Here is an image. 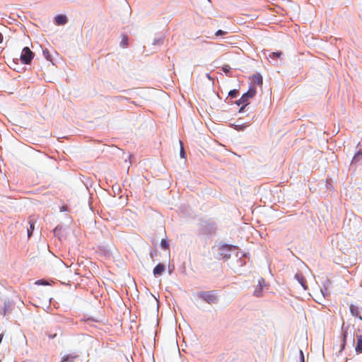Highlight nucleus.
Returning a JSON list of instances; mask_svg holds the SVG:
<instances>
[{"label": "nucleus", "mask_w": 362, "mask_h": 362, "mask_svg": "<svg viewBox=\"0 0 362 362\" xmlns=\"http://www.w3.org/2000/svg\"><path fill=\"white\" fill-rule=\"evenodd\" d=\"M197 296L209 304L217 303L218 300V296L214 291H199Z\"/></svg>", "instance_id": "f257e3e1"}, {"label": "nucleus", "mask_w": 362, "mask_h": 362, "mask_svg": "<svg viewBox=\"0 0 362 362\" xmlns=\"http://www.w3.org/2000/svg\"><path fill=\"white\" fill-rule=\"evenodd\" d=\"M34 57L33 52L30 49L29 47H25L23 49L21 55V60L25 64H29Z\"/></svg>", "instance_id": "f03ea898"}, {"label": "nucleus", "mask_w": 362, "mask_h": 362, "mask_svg": "<svg viewBox=\"0 0 362 362\" xmlns=\"http://www.w3.org/2000/svg\"><path fill=\"white\" fill-rule=\"evenodd\" d=\"M235 249V246L230 245H223L219 247V256L223 259H228L230 257V252Z\"/></svg>", "instance_id": "7ed1b4c3"}, {"label": "nucleus", "mask_w": 362, "mask_h": 362, "mask_svg": "<svg viewBox=\"0 0 362 362\" xmlns=\"http://www.w3.org/2000/svg\"><path fill=\"white\" fill-rule=\"evenodd\" d=\"M257 93L256 88L255 86L250 88L249 90L245 93L240 98V102L244 103L245 105H248L249 99L253 98Z\"/></svg>", "instance_id": "20e7f679"}, {"label": "nucleus", "mask_w": 362, "mask_h": 362, "mask_svg": "<svg viewBox=\"0 0 362 362\" xmlns=\"http://www.w3.org/2000/svg\"><path fill=\"white\" fill-rule=\"evenodd\" d=\"M264 286V280L262 278H260L258 280V285L255 288L254 291V296L256 297H259L262 295V291L263 288V286Z\"/></svg>", "instance_id": "39448f33"}, {"label": "nucleus", "mask_w": 362, "mask_h": 362, "mask_svg": "<svg viewBox=\"0 0 362 362\" xmlns=\"http://www.w3.org/2000/svg\"><path fill=\"white\" fill-rule=\"evenodd\" d=\"M12 303L9 300H5L4 303V309L3 311L0 310V315L2 314L4 316H6L7 313H10L12 309Z\"/></svg>", "instance_id": "423d86ee"}, {"label": "nucleus", "mask_w": 362, "mask_h": 362, "mask_svg": "<svg viewBox=\"0 0 362 362\" xmlns=\"http://www.w3.org/2000/svg\"><path fill=\"white\" fill-rule=\"evenodd\" d=\"M362 163V153L361 150L356 152L352 158L351 164L358 165Z\"/></svg>", "instance_id": "0eeeda50"}, {"label": "nucleus", "mask_w": 362, "mask_h": 362, "mask_svg": "<svg viewBox=\"0 0 362 362\" xmlns=\"http://www.w3.org/2000/svg\"><path fill=\"white\" fill-rule=\"evenodd\" d=\"M55 23L58 25H63L67 23V18L64 15H57L55 18Z\"/></svg>", "instance_id": "6e6552de"}, {"label": "nucleus", "mask_w": 362, "mask_h": 362, "mask_svg": "<svg viewBox=\"0 0 362 362\" xmlns=\"http://www.w3.org/2000/svg\"><path fill=\"white\" fill-rule=\"evenodd\" d=\"M281 54H282V52H274L269 53V56L267 57L269 59L270 62H272L273 64H276V59L280 57Z\"/></svg>", "instance_id": "1a4fd4ad"}, {"label": "nucleus", "mask_w": 362, "mask_h": 362, "mask_svg": "<svg viewBox=\"0 0 362 362\" xmlns=\"http://www.w3.org/2000/svg\"><path fill=\"white\" fill-rule=\"evenodd\" d=\"M295 279L301 285V286L303 288L304 290L307 289V286L305 284V279L300 273L296 274Z\"/></svg>", "instance_id": "9d476101"}, {"label": "nucleus", "mask_w": 362, "mask_h": 362, "mask_svg": "<svg viewBox=\"0 0 362 362\" xmlns=\"http://www.w3.org/2000/svg\"><path fill=\"white\" fill-rule=\"evenodd\" d=\"M165 270V265L159 263L153 269V274L155 276L161 275Z\"/></svg>", "instance_id": "9b49d317"}, {"label": "nucleus", "mask_w": 362, "mask_h": 362, "mask_svg": "<svg viewBox=\"0 0 362 362\" xmlns=\"http://www.w3.org/2000/svg\"><path fill=\"white\" fill-rule=\"evenodd\" d=\"M350 312L353 316L358 317L360 320H362V317L360 315V309L357 306L354 305H351Z\"/></svg>", "instance_id": "f8f14e48"}, {"label": "nucleus", "mask_w": 362, "mask_h": 362, "mask_svg": "<svg viewBox=\"0 0 362 362\" xmlns=\"http://www.w3.org/2000/svg\"><path fill=\"white\" fill-rule=\"evenodd\" d=\"M77 357H78V354H76V353L66 354V355H64L62 356V362H66V361L72 362Z\"/></svg>", "instance_id": "ddd939ff"}, {"label": "nucleus", "mask_w": 362, "mask_h": 362, "mask_svg": "<svg viewBox=\"0 0 362 362\" xmlns=\"http://www.w3.org/2000/svg\"><path fill=\"white\" fill-rule=\"evenodd\" d=\"M356 353H362V335L357 336V344L355 348Z\"/></svg>", "instance_id": "4468645a"}, {"label": "nucleus", "mask_w": 362, "mask_h": 362, "mask_svg": "<svg viewBox=\"0 0 362 362\" xmlns=\"http://www.w3.org/2000/svg\"><path fill=\"white\" fill-rule=\"evenodd\" d=\"M30 227L27 230L28 237L30 238L35 229V222L32 220L29 221Z\"/></svg>", "instance_id": "2eb2a0df"}, {"label": "nucleus", "mask_w": 362, "mask_h": 362, "mask_svg": "<svg viewBox=\"0 0 362 362\" xmlns=\"http://www.w3.org/2000/svg\"><path fill=\"white\" fill-rule=\"evenodd\" d=\"M253 81L257 85L262 84V77L260 74H256L253 75Z\"/></svg>", "instance_id": "dca6fc26"}, {"label": "nucleus", "mask_w": 362, "mask_h": 362, "mask_svg": "<svg viewBox=\"0 0 362 362\" xmlns=\"http://www.w3.org/2000/svg\"><path fill=\"white\" fill-rule=\"evenodd\" d=\"M163 43V37H156L153 40L152 45H158V46H160Z\"/></svg>", "instance_id": "f3484780"}, {"label": "nucleus", "mask_w": 362, "mask_h": 362, "mask_svg": "<svg viewBox=\"0 0 362 362\" xmlns=\"http://www.w3.org/2000/svg\"><path fill=\"white\" fill-rule=\"evenodd\" d=\"M238 90L236 89L230 90L228 93V96H230L231 98H235L238 95Z\"/></svg>", "instance_id": "a211bd4d"}, {"label": "nucleus", "mask_w": 362, "mask_h": 362, "mask_svg": "<svg viewBox=\"0 0 362 362\" xmlns=\"http://www.w3.org/2000/svg\"><path fill=\"white\" fill-rule=\"evenodd\" d=\"M160 246L163 249H168L169 246L168 240L165 239H162L160 242Z\"/></svg>", "instance_id": "6ab92c4d"}, {"label": "nucleus", "mask_w": 362, "mask_h": 362, "mask_svg": "<svg viewBox=\"0 0 362 362\" xmlns=\"http://www.w3.org/2000/svg\"><path fill=\"white\" fill-rule=\"evenodd\" d=\"M36 285H42V286H46V285H48V282L45 280V279H40V280H37L35 281V283Z\"/></svg>", "instance_id": "aec40b11"}, {"label": "nucleus", "mask_w": 362, "mask_h": 362, "mask_svg": "<svg viewBox=\"0 0 362 362\" xmlns=\"http://www.w3.org/2000/svg\"><path fill=\"white\" fill-rule=\"evenodd\" d=\"M180 157L181 158H185V150H184V147H183V145H182V143L181 141H180Z\"/></svg>", "instance_id": "412c9836"}, {"label": "nucleus", "mask_w": 362, "mask_h": 362, "mask_svg": "<svg viewBox=\"0 0 362 362\" xmlns=\"http://www.w3.org/2000/svg\"><path fill=\"white\" fill-rule=\"evenodd\" d=\"M222 71L226 74H228L230 71V66L229 65H224L222 67Z\"/></svg>", "instance_id": "4be33fe9"}, {"label": "nucleus", "mask_w": 362, "mask_h": 362, "mask_svg": "<svg viewBox=\"0 0 362 362\" xmlns=\"http://www.w3.org/2000/svg\"><path fill=\"white\" fill-rule=\"evenodd\" d=\"M43 55L44 57L47 59V60H50V54L49 53V51L47 49H45L43 50Z\"/></svg>", "instance_id": "5701e85b"}, {"label": "nucleus", "mask_w": 362, "mask_h": 362, "mask_svg": "<svg viewBox=\"0 0 362 362\" xmlns=\"http://www.w3.org/2000/svg\"><path fill=\"white\" fill-rule=\"evenodd\" d=\"M226 33V31H223L222 30H218L216 32L215 35H216V36H222V35H224Z\"/></svg>", "instance_id": "b1692460"}, {"label": "nucleus", "mask_w": 362, "mask_h": 362, "mask_svg": "<svg viewBox=\"0 0 362 362\" xmlns=\"http://www.w3.org/2000/svg\"><path fill=\"white\" fill-rule=\"evenodd\" d=\"M245 125H235V129L238 131H243L245 129Z\"/></svg>", "instance_id": "393cba45"}, {"label": "nucleus", "mask_w": 362, "mask_h": 362, "mask_svg": "<svg viewBox=\"0 0 362 362\" xmlns=\"http://www.w3.org/2000/svg\"><path fill=\"white\" fill-rule=\"evenodd\" d=\"M300 362H305L304 354L302 350L299 351Z\"/></svg>", "instance_id": "a878e982"}, {"label": "nucleus", "mask_w": 362, "mask_h": 362, "mask_svg": "<svg viewBox=\"0 0 362 362\" xmlns=\"http://www.w3.org/2000/svg\"><path fill=\"white\" fill-rule=\"evenodd\" d=\"M240 257H243V256H245V254H243L242 252H240ZM239 262H240V266H243V265H244V264H245V262H243V261L241 259V257H240Z\"/></svg>", "instance_id": "bb28decb"}, {"label": "nucleus", "mask_w": 362, "mask_h": 362, "mask_svg": "<svg viewBox=\"0 0 362 362\" xmlns=\"http://www.w3.org/2000/svg\"><path fill=\"white\" fill-rule=\"evenodd\" d=\"M61 229H62V226H57V227L54 228V234H55L56 235H58V233H59V231Z\"/></svg>", "instance_id": "cd10ccee"}, {"label": "nucleus", "mask_w": 362, "mask_h": 362, "mask_svg": "<svg viewBox=\"0 0 362 362\" xmlns=\"http://www.w3.org/2000/svg\"><path fill=\"white\" fill-rule=\"evenodd\" d=\"M247 106V105H243L242 107L240 108L239 110V112L240 113H242V112H245V107Z\"/></svg>", "instance_id": "c85d7f7f"}, {"label": "nucleus", "mask_w": 362, "mask_h": 362, "mask_svg": "<svg viewBox=\"0 0 362 362\" xmlns=\"http://www.w3.org/2000/svg\"><path fill=\"white\" fill-rule=\"evenodd\" d=\"M121 45H122V46H125V45H127V37H126V38L122 39V42H121Z\"/></svg>", "instance_id": "c756f323"}, {"label": "nucleus", "mask_w": 362, "mask_h": 362, "mask_svg": "<svg viewBox=\"0 0 362 362\" xmlns=\"http://www.w3.org/2000/svg\"><path fill=\"white\" fill-rule=\"evenodd\" d=\"M235 104L238 105H244V103L240 102V98L238 100H236Z\"/></svg>", "instance_id": "7c9ffc66"}, {"label": "nucleus", "mask_w": 362, "mask_h": 362, "mask_svg": "<svg viewBox=\"0 0 362 362\" xmlns=\"http://www.w3.org/2000/svg\"><path fill=\"white\" fill-rule=\"evenodd\" d=\"M56 336H57V334H53V335H52V334H49V337L50 339H53V338H54Z\"/></svg>", "instance_id": "2f4dec72"}, {"label": "nucleus", "mask_w": 362, "mask_h": 362, "mask_svg": "<svg viewBox=\"0 0 362 362\" xmlns=\"http://www.w3.org/2000/svg\"><path fill=\"white\" fill-rule=\"evenodd\" d=\"M3 41V35L1 34V33L0 32V43H1Z\"/></svg>", "instance_id": "473e14b6"}, {"label": "nucleus", "mask_w": 362, "mask_h": 362, "mask_svg": "<svg viewBox=\"0 0 362 362\" xmlns=\"http://www.w3.org/2000/svg\"><path fill=\"white\" fill-rule=\"evenodd\" d=\"M206 76L207 78L209 79V80H213V78L211 77L210 74H206Z\"/></svg>", "instance_id": "72a5a7b5"}, {"label": "nucleus", "mask_w": 362, "mask_h": 362, "mask_svg": "<svg viewBox=\"0 0 362 362\" xmlns=\"http://www.w3.org/2000/svg\"><path fill=\"white\" fill-rule=\"evenodd\" d=\"M3 337H4V335L3 334H0V344L2 341Z\"/></svg>", "instance_id": "f704fd0d"}, {"label": "nucleus", "mask_w": 362, "mask_h": 362, "mask_svg": "<svg viewBox=\"0 0 362 362\" xmlns=\"http://www.w3.org/2000/svg\"><path fill=\"white\" fill-rule=\"evenodd\" d=\"M321 293H322L323 296H325V293L323 290L321 289Z\"/></svg>", "instance_id": "c9c22d12"}]
</instances>
